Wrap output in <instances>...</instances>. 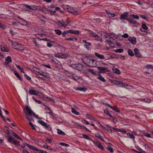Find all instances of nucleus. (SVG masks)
<instances>
[{"mask_svg":"<svg viewBox=\"0 0 153 153\" xmlns=\"http://www.w3.org/2000/svg\"><path fill=\"white\" fill-rule=\"evenodd\" d=\"M25 109L27 112H25V118L28 121H30L33 120V118L31 117L32 116L35 117L36 119H40V118L39 117L38 115H36V114L32 111L28 105H26Z\"/></svg>","mask_w":153,"mask_h":153,"instance_id":"obj_1","label":"nucleus"},{"mask_svg":"<svg viewBox=\"0 0 153 153\" xmlns=\"http://www.w3.org/2000/svg\"><path fill=\"white\" fill-rule=\"evenodd\" d=\"M117 38V35L111 34L109 35L108 38L106 40V42L109 45L111 44H114L116 43V40Z\"/></svg>","mask_w":153,"mask_h":153,"instance_id":"obj_2","label":"nucleus"},{"mask_svg":"<svg viewBox=\"0 0 153 153\" xmlns=\"http://www.w3.org/2000/svg\"><path fill=\"white\" fill-rule=\"evenodd\" d=\"M86 60V65L91 67H95L96 65L97 61L94 59L86 57L85 58Z\"/></svg>","mask_w":153,"mask_h":153,"instance_id":"obj_3","label":"nucleus"},{"mask_svg":"<svg viewBox=\"0 0 153 153\" xmlns=\"http://www.w3.org/2000/svg\"><path fill=\"white\" fill-rule=\"evenodd\" d=\"M129 13L128 12H125L121 14L120 16V19L122 21L121 22L124 23H126V21H128L129 18H128V14Z\"/></svg>","mask_w":153,"mask_h":153,"instance_id":"obj_4","label":"nucleus"},{"mask_svg":"<svg viewBox=\"0 0 153 153\" xmlns=\"http://www.w3.org/2000/svg\"><path fill=\"white\" fill-rule=\"evenodd\" d=\"M7 140L10 143H11L12 142L16 145L17 146L19 145V142L18 141L16 140L14 138H13L12 136H8Z\"/></svg>","mask_w":153,"mask_h":153,"instance_id":"obj_5","label":"nucleus"},{"mask_svg":"<svg viewBox=\"0 0 153 153\" xmlns=\"http://www.w3.org/2000/svg\"><path fill=\"white\" fill-rule=\"evenodd\" d=\"M38 123L42 125L43 126H44L46 128H50V129H51V128L50 127V126L49 125H47L44 122L41 121V120H39L38 121Z\"/></svg>","mask_w":153,"mask_h":153,"instance_id":"obj_6","label":"nucleus"},{"mask_svg":"<svg viewBox=\"0 0 153 153\" xmlns=\"http://www.w3.org/2000/svg\"><path fill=\"white\" fill-rule=\"evenodd\" d=\"M97 68L98 70L100 73H104L105 72L108 71V69L107 68L100 67H97Z\"/></svg>","mask_w":153,"mask_h":153,"instance_id":"obj_7","label":"nucleus"},{"mask_svg":"<svg viewBox=\"0 0 153 153\" xmlns=\"http://www.w3.org/2000/svg\"><path fill=\"white\" fill-rule=\"evenodd\" d=\"M37 73H39V75H41L45 78H47L48 77V74L42 71H37Z\"/></svg>","mask_w":153,"mask_h":153,"instance_id":"obj_8","label":"nucleus"},{"mask_svg":"<svg viewBox=\"0 0 153 153\" xmlns=\"http://www.w3.org/2000/svg\"><path fill=\"white\" fill-rule=\"evenodd\" d=\"M115 84L117 85H119V87H126V86H128L127 84L123 83V82L119 81H117Z\"/></svg>","mask_w":153,"mask_h":153,"instance_id":"obj_9","label":"nucleus"},{"mask_svg":"<svg viewBox=\"0 0 153 153\" xmlns=\"http://www.w3.org/2000/svg\"><path fill=\"white\" fill-rule=\"evenodd\" d=\"M128 40L133 45L136 44V39L134 37H129L128 38Z\"/></svg>","mask_w":153,"mask_h":153,"instance_id":"obj_10","label":"nucleus"},{"mask_svg":"<svg viewBox=\"0 0 153 153\" xmlns=\"http://www.w3.org/2000/svg\"><path fill=\"white\" fill-rule=\"evenodd\" d=\"M28 93L31 95H37L39 92L36 90H30L29 91Z\"/></svg>","mask_w":153,"mask_h":153,"instance_id":"obj_11","label":"nucleus"},{"mask_svg":"<svg viewBox=\"0 0 153 153\" xmlns=\"http://www.w3.org/2000/svg\"><path fill=\"white\" fill-rule=\"evenodd\" d=\"M7 131L9 134H11L14 137L19 139V136L16 134L14 132H13L12 130L9 131L8 130H7Z\"/></svg>","mask_w":153,"mask_h":153,"instance_id":"obj_12","label":"nucleus"},{"mask_svg":"<svg viewBox=\"0 0 153 153\" xmlns=\"http://www.w3.org/2000/svg\"><path fill=\"white\" fill-rule=\"evenodd\" d=\"M134 53L137 57H140L141 55L140 53V51L137 48H135L134 50Z\"/></svg>","mask_w":153,"mask_h":153,"instance_id":"obj_13","label":"nucleus"},{"mask_svg":"<svg viewBox=\"0 0 153 153\" xmlns=\"http://www.w3.org/2000/svg\"><path fill=\"white\" fill-rule=\"evenodd\" d=\"M20 24L22 26H26L27 25V22L25 20L20 17Z\"/></svg>","mask_w":153,"mask_h":153,"instance_id":"obj_14","label":"nucleus"},{"mask_svg":"<svg viewBox=\"0 0 153 153\" xmlns=\"http://www.w3.org/2000/svg\"><path fill=\"white\" fill-rule=\"evenodd\" d=\"M26 144V146H27L29 148H30V149L33 151H36L38 152L39 149L36 148V147L33 146H32L28 144Z\"/></svg>","mask_w":153,"mask_h":153,"instance_id":"obj_15","label":"nucleus"},{"mask_svg":"<svg viewBox=\"0 0 153 153\" xmlns=\"http://www.w3.org/2000/svg\"><path fill=\"white\" fill-rule=\"evenodd\" d=\"M23 5H24L26 7L29 9H32L33 10H37V7L34 6H30L27 4Z\"/></svg>","mask_w":153,"mask_h":153,"instance_id":"obj_16","label":"nucleus"},{"mask_svg":"<svg viewBox=\"0 0 153 153\" xmlns=\"http://www.w3.org/2000/svg\"><path fill=\"white\" fill-rule=\"evenodd\" d=\"M1 50L2 51L8 52L9 51V49L7 48L6 46L5 45L3 46L2 45H1Z\"/></svg>","mask_w":153,"mask_h":153,"instance_id":"obj_17","label":"nucleus"},{"mask_svg":"<svg viewBox=\"0 0 153 153\" xmlns=\"http://www.w3.org/2000/svg\"><path fill=\"white\" fill-rule=\"evenodd\" d=\"M55 57H57V56H55ZM68 56V55L67 54H59L58 55L57 57L62 58V59H65Z\"/></svg>","mask_w":153,"mask_h":153,"instance_id":"obj_18","label":"nucleus"},{"mask_svg":"<svg viewBox=\"0 0 153 153\" xmlns=\"http://www.w3.org/2000/svg\"><path fill=\"white\" fill-rule=\"evenodd\" d=\"M112 70L114 73H115L118 74H119L121 73L120 70L116 68L115 67L113 68Z\"/></svg>","mask_w":153,"mask_h":153,"instance_id":"obj_19","label":"nucleus"},{"mask_svg":"<svg viewBox=\"0 0 153 153\" xmlns=\"http://www.w3.org/2000/svg\"><path fill=\"white\" fill-rule=\"evenodd\" d=\"M68 11L73 13L74 15H77V14L78 11L75 10L73 8L71 9L70 10H68Z\"/></svg>","mask_w":153,"mask_h":153,"instance_id":"obj_20","label":"nucleus"},{"mask_svg":"<svg viewBox=\"0 0 153 153\" xmlns=\"http://www.w3.org/2000/svg\"><path fill=\"white\" fill-rule=\"evenodd\" d=\"M95 55L96 56L98 57V58L101 59H105V57L104 56L100 54L99 53H95Z\"/></svg>","mask_w":153,"mask_h":153,"instance_id":"obj_21","label":"nucleus"},{"mask_svg":"<svg viewBox=\"0 0 153 153\" xmlns=\"http://www.w3.org/2000/svg\"><path fill=\"white\" fill-rule=\"evenodd\" d=\"M76 90L77 91H82L84 92H85L87 90V88H79L77 87L76 88Z\"/></svg>","mask_w":153,"mask_h":153,"instance_id":"obj_22","label":"nucleus"},{"mask_svg":"<svg viewBox=\"0 0 153 153\" xmlns=\"http://www.w3.org/2000/svg\"><path fill=\"white\" fill-rule=\"evenodd\" d=\"M57 24L58 25L61 27H64L65 28L67 26L66 24L64 23H62L61 22H58Z\"/></svg>","mask_w":153,"mask_h":153,"instance_id":"obj_23","label":"nucleus"},{"mask_svg":"<svg viewBox=\"0 0 153 153\" xmlns=\"http://www.w3.org/2000/svg\"><path fill=\"white\" fill-rule=\"evenodd\" d=\"M95 136L97 137L99 139H100L102 141L104 142L105 141L104 140H103V137L99 133H96L95 134Z\"/></svg>","mask_w":153,"mask_h":153,"instance_id":"obj_24","label":"nucleus"},{"mask_svg":"<svg viewBox=\"0 0 153 153\" xmlns=\"http://www.w3.org/2000/svg\"><path fill=\"white\" fill-rule=\"evenodd\" d=\"M128 21L130 24L133 25L136 24V21L133 20L131 18H129Z\"/></svg>","mask_w":153,"mask_h":153,"instance_id":"obj_25","label":"nucleus"},{"mask_svg":"<svg viewBox=\"0 0 153 153\" xmlns=\"http://www.w3.org/2000/svg\"><path fill=\"white\" fill-rule=\"evenodd\" d=\"M98 77L97 78V79L100 80V81H102V82H105V80L104 79V78L100 74H98Z\"/></svg>","mask_w":153,"mask_h":153,"instance_id":"obj_26","label":"nucleus"},{"mask_svg":"<svg viewBox=\"0 0 153 153\" xmlns=\"http://www.w3.org/2000/svg\"><path fill=\"white\" fill-rule=\"evenodd\" d=\"M89 32L90 33V36L91 37H96V36H97V34L95 33L93 31H92L91 30H89Z\"/></svg>","mask_w":153,"mask_h":153,"instance_id":"obj_27","label":"nucleus"},{"mask_svg":"<svg viewBox=\"0 0 153 153\" xmlns=\"http://www.w3.org/2000/svg\"><path fill=\"white\" fill-rule=\"evenodd\" d=\"M71 110H72V111H71L74 114H75L76 115H79V113L78 112L76 111V110H75V109L74 108H71Z\"/></svg>","mask_w":153,"mask_h":153,"instance_id":"obj_28","label":"nucleus"},{"mask_svg":"<svg viewBox=\"0 0 153 153\" xmlns=\"http://www.w3.org/2000/svg\"><path fill=\"white\" fill-rule=\"evenodd\" d=\"M12 61L11 57L10 56H7L5 59L6 62H8V63H10V62H11Z\"/></svg>","mask_w":153,"mask_h":153,"instance_id":"obj_29","label":"nucleus"},{"mask_svg":"<svg viewBox=\"0 0 153 153\" xmlns=\"http://www.w3.org/2000/svg\"><path fill=\"white\" fill-rule=\"evenodd\" d=\"M57 133L58 134L60 135H65V133L63 132L62 130L60 129H57Z\"/></svg>","mask_w":153,"mask_h":153,"instance_id":"obj_30","label":"nucleus"},{"mask_svg":"<svg viewBox=\"0 0 153 153\" xmlns=\"http://www.w3.org/2000/svg\"><path fill=\"white\" fill-rule=\"evenodd\" d=\"M130 16L131 17V18L132 19H139V17L138 16L134 14L131 15Z\"/></svg>","mask_w":153,"mask_h":153,"instance_id":"obj_31","label":"nucleus"},{"mask_svg":"<svg viewBox=\"0 0 153 153\" xmlns=\"http://www.w3.org/2000/svg\"><path fill=\"white\" fill-rule=\"evenodd\" d=\"M128 54L131 56H133L134 55V53L132 51L131 49H128Z\"/></svg>","mask_w":153,"mask_h":153,"instance_id":"obj_32","label":"nucleus"},{"mask_svg":"<svg viewBox=\"0 0 153 153\" xmlns=\"http://www.w3.org/2000/svg\"><path fill=\"white\" fill-rule=\"evenodd\" d=\"M88 71L91 73L92 74L95 75L97 76V74L93 70L89 69L88 70Z\"/></svg>","mask_w":153,"mask_h":153,"instance_id":"obj_33","label":"nucleus"},{"mask_svg":"<svg viewBox=\"0 0 153 153\" xmlns=\"http://www.w3.org/2000/svg\"><path fill=\"white\" fill-rule=\"evenodd\" d=\"M111 108L114 111L116 112H120V111L117 109L116 106H114L113 107L112 106Z\"/></svg>","mask_w":153,"mask_h":153,"instance_id":"obj_34","label":"nucleus"},{"mask_svg":"<svg viewBox=\"0 0 153 153\" xmlns=\"http://www.w3.org/2000/svg\"><path fill=\"white\" fill-rule=\"evenodd\" d=\"M54 31L56 34L58 35H60L62 33V31L59 30H55Z\"/></svg>","mask_w":153,"mask_h":153,"instance_id":"obj_35","label":"nucleus"},{"mask_svg":"<svg viewBox=\"0 0 153 153\" xmlns=\"http://www.w3.org/2000/svg\"><path fill=\"white\" fill-rule=\"evenodd\" d=\"M140 100L142 101H144L145 102L149 103L151 102V100L150 99H144V98H142V99H140Z\"/></svg>","mask_w":153,"mask_h":153,"instance_id":"obj_36","label":"nucleus"},{"mask_svg":"<svg viewBox=\"0 0 153 153\" xmlns=\"http://www.w3.org/2000/svg\"><path fill=\"white\" fill-rule=\"evenodd\" d=\"M124 50L123 49H119L115 50V52L116 53H122L123 52Z\"/></svg>","mask_w":153,"mask_h":153,"instance_id":"obj_37","label":"nucleus"},{"mask_svg":"<svg viewBox=\"0 0 153 153\" xmlns=\"http://www.w3.org/2000/svg\"><path fill=\"white\" fill-rule=\"evenodd\" d=\"M117 131L122 133L123 134H125L126 133V131L120 129H117Z\"/></svg>","mask_w":153,"mask_h":153,"instance_id":"obj_38","label":"nucleus"},{"mask_svg":"<svg viewBox=\"0 0 153 153\" xmlns=\"http://www.w3.org/2000/svg\"><path fill=\"white\" fill-rule=\"evenodd\" d=\"M96 146H97L99 148L102 150H104L103 146L100 143H99Z\"/></svg>","mask_w":153,"mask_h":153,"instance_id":"obj_39","label":"nucleus"},{"mask_svg":"<svg viewBox=\"0 0 153 153\" xmlns=\"http://www.w3.org/2000/svg\"><path fill=\"white\" fill-rule=\"evenodd\" d=\"M127 135L128 136H129L133 140H134L135 137L132 134H131L130 133H128L127 134Z\"/></svg>","mask_w":153,"mask_h":153,"instance_id":"obj_40","label":"nucleus"},{"mask_svg":"<svg viewBox=\"0 0 153 153\" xmlns=\"http://www.w3.org/2000/svg\"><path fill=\"white\" fill-rule=\"evenodd\" d=\"M104 112L107 115L111 117H113V116L111 115L110 112L108 111L104 110Z\"/></svg>","mask_w":153,"mask_h":153,"instance_id":"obj_41","label":"nucleus"},{"mask_svg":"<svg viewBox=\"0 0 153 153\" xmlns=\"http://www.w3.org/2000/svg\"><path fill=\"white\" fill-rule=\"evenodd\" d=\"M33 41L34 43L35 44V46H36L37 48H39L40 45L37 43L36 40L33 39Z\"/></svg>","mask_w":153,"mask_h":153,"instance_id":"obj_42","label":"nucleus"},{"mask_svg":"<svg viewBox=\"0 0 153 153\" xmlns=\"http://www.w3.org/2000/svg\"><path fill=\"white\" fill-rule=\"evenodd\" d=\"M95 37L96 38L95 39L100 41V42L102 41V38L98 35H97V36H96V37Z\"/></svg>","mask_w":153,"mask_h":153,"instance_id":"obj_43","label":"nucleus"},{"mask_svg":"<svg viewBox=\"0 0 153 153\" xmlns=\"http://www.w3.org/2000/svg\"><path fill=\"white\" fill-rule=\"evenodd\" d=\"M82 136L84 138L86 139H87V140H91L90 138L88 137V136L87 135L83 134L82 135Z\"/></svg>","mask_w":153,"mask_h":153,"instance_id":"obj_44","label":"nucleus"},{"mask_svg":"<svg viewBox=\"0 0 153 153\" xmlns=\"http://www.w3.org/2000/svg\"><path fill=\"white\" fill-rule=\"evenodd\" d=\"M59 144L61 145H62V146H65L66 147H68L69 146V145L68 144H67L64 143H62V142L60 143Z\"/></svg>","mask_w":153,"mask_h":153,"instance_id":"obj_45","label":"nucleus"},{"mask_svg":"<svg viewBox=\"0 0 153 153\" xmlns=\"http://www.w3.org/2000/svg\"><path fill=\"white\" fill-rule=\"evenodd\" d=\"M29 124L30 126L32 127L33 129L35 130L36 129L35 126H34L32 123H31L30 122H29Z\"/></svg>","mask_w":153,"mask_h":153,"instance_id":"obj_46","label":"nucleus"},{"mask_svg":"<svg viewBox=\"0 0 153 153\" xmlns=\"http://www.w3.org/2000/svg\"><path fill=\"white\" fill-rule=\"evenodd\" d=\"M142 27L143 29L144 30H147L148 29V27L145 24H143Z\"/></svg>","mask_w":153,"mask_h":153,"instance_id":"obj_47","label":"nucleus"},{"mask_svg":"<svg viewBox=\"0 0 153 153\" xmlns=\"http://www.w3.org/2000/svg\"><path fill=\"white\" fill-rule=\"evenodd\" d=\"M0 27L4 29L5 28V26L2 23H0Z\"/></svg>","mask_w":153,"mask_h":153,"instance_id":"obj_48","label":"nucleus"},{"mask_svg":"<svg viewBox=\"0 0 153 153\" xmlns=\"http://www.w3.org/2000/svg\"><path fill=\"white\" fill-rule=\"evenodd\" d=\"M41 36V35L40 34H37L36 35V37L38 38L39 39H40L43 40H46L45 39H43L40 38V36Z\"/></svg>","mask_w":153,"mask_h":153,"instance_id":"obj_49","label":"nucleus"},{"mask_svg":"<svg viewBox=\"0 0 153 153\" xmlns=\"http://www.w3.org/2000/svg\"><path fill=\"white\" fill-rule=\"evenodd\" d=\"M107 149L111 153H113L114 152V150L112 148L109 147H108Z\"/></svg>","mask_w":153,"mask_h":153,"instance_id":"obj_50","label":"nucleus"},{"mask_svg":"<svg viewBox=\"0 0 153 153\" xmlns=\"http://www.w3.org/2000/svg\"><path fill=\"white\" fill-rule=\"evenodd\" d=\"M59 48L61 50V51H64L65 50V47L63 46H60Z\"/></svg>","mask_w":153,"mask_h":153,"instance_id":"obj_51","label":"nucleus"},{"mask_svg":"<svg viewBox=\"0 0 153 153\" xmlns=\"http://www.w3.org/2000/svg\"><path fill=\"white\" fill-rule=\"evenodd\" d=\"M68 31H64L62 33V36H63L65 37L66 36V35L68 33Z\"/></svg>","mask_w":153,"mask_h":153,"instance_id":"obj_52","label":"nucleus"},{"mask_svg":"<svg viewBox=\"0 0 153 153\" xmlns=\"http://www.w3.org/2000/svg\"><path fill=\"white\" fill-rule=\"evenodd\" d=\"M42 65L43 66L45 67L46 68H48L49 69H51V66L49 65H45V64H42Z\"/></svg>","mask_w":153,"mask_h":153,"instance_id":"obj_53","label":"nucleus"},{"mask_svg":"<svg viewBox=\"0 0 153 153\" xmlns=\"http://www.w3.org/2000/svg\"><path fill=\"white\" fill-rule=\"evenodd\" d=\"M84 123V124H85L87 125H88V124H89L90 123H88V122L85 120H83L82 121Z\"/></svg>","mask_w":153,"mask_h":153,"instance_id":"obj_54","label":"nucleus"},{"mask_svg":"<svg viewBox=\"0 0 153 153\" xmlns=\"http://www.w3.org/2000/svg\"><path fill=\"white\" fill-rule=\"evenodd\" d=\"M14 73L15 75L17 76V77L19 79V74L16 71H14Z\"/></svg>","mask_w":153,"mask_h":153,"instance_id":"obj_55","label":"nucleus"},{"mask_svg":"<svg viewBox=\"0 0 153 153\" xmlns=\"http://www.w3.org/2000/svg\"><path fill=\"white\" fill-rule=\"evenodd\" d=\"M38 152L39 153H48L46 152L39 149Z\"/></svg>","mask_w":153,"mask_h":153,"instance_id":"obj_56","label":"nucleus"},{"mask_svg":"<svg viewBox=\"0 0 153 153\" xmlns=\"http://www.w3.org/2000/svg\"><path fill=\"white\" fill-rule=\"evenodd\" d=\"M73 31L74 32H73V34H75V35H78L79 33V31H78V30L76 31V30H73Z\"/></svg>","mask_w":153,"mask_h":153,"instance_id":"obj_57","label":"nucleus"},{"mask_svg":"<svg viewBox=\"0 0 153 153\" xmlns=\"http://www.w3.org/2000/svg\"><path fill=\"white\" fill-rule=\"evenodd\" d=\"M140 16L142 18L145 19H147L148 18L147 17H146V16L145 15H140Z\"/></svg>","mask_w":153,"mask_h":153,"instance_id":"obj_58","label":"nucleus"},{"mask_svg":"<svg viewBox=\"0 0 153 153\" xmlns=\"http://www.w3.org/2000/svg\"><path fill=\"white\" fill-rule=\"evenodd\" d=\"M144 136L147 137L152 138V137L151 136L150 134H145Z\"/></svg>","mask_w":153,"mask_h":153,"instance_id":"obj_59","label":"nucleus"},{"mask_svg":"<svg viewBox=\"0 0 153 153\" xmlns=\"http://www.w3.org/2000/svg\"><path fill=\"white\" fill-rule=\"evenodd\" d=\"M128 36V35L127 33H125L122 36L124 38H127Z\"/></svg>","mask_w":153,"mask_h":153,"instance_id":"obj_60","label":"nucleus"},{"mask_svg":"<svg viewBox=\"0 0 153 153\" xmlns=\"http://www.w3.org/2000/svg\"><path fill=\"white\" fill-rule=\"evenodd\" d=\"M24 76L28 80H30L31 79V77L30 76H28L26 74H24Z\"/></svg>","mask_w":153,"mask_h":153,"instance_id":"obj_61","label":"nucleus"},{"mask_svg":"<svg viewBox=\"0 0 153 153\" xmlns=\"http://www.w3.org/2000/svg\"><path fill=\"white\" fill-rule=\"evenodd\" d=\"M152 67V65H147L146 66V68H151Z\"/></svg>","mask_w":153,"mask_h":153,"instance_id":"obj_62","label":"nucleus"},{"mask_svg":"<svg viewBox=\"0 0 153 153\" xmlns=\"http://www.w3.org/2000/svg\"><path fill=\"white\" fill-rule=\"evenodd\" d=\"M92 142L96 146H97V144L99 143L97 141V140H96L92 141Z\"/></svg>","mask_w":153,"mask_h":153,"instance_id":"obj_63","label":"nucleus"},{"mask_svg":"<svg viewBox=\"0 0 153 153\" xmlns=\"http://www.w3.org/2000/svg\"><path fill=\"white\" fill-rule=\"evenodd\" d=\"M52 140L51 139L47 138L46 140V141L49 143H51L52 142Z\"/></svg>","mask_w":153,"mask_h":153,"instance_id":"obj_64","label":"nucleus"}]
</instances>
